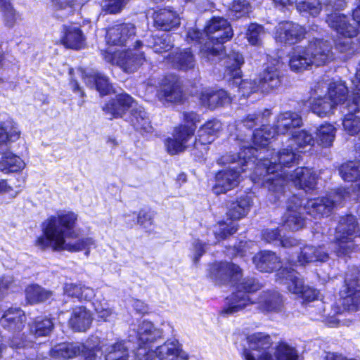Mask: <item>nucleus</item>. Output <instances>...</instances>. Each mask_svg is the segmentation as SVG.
<instances>
[{"label":"nucleus","instance_id":"4468645a","mask_svg":"<svg viewBox=\"0 0 360 360\" xmlns=\"http://www.w3.org/2000/svg\"><path fill=\"white\" fill-rule=\"evenodd\" d=\"M96 347H92L86 342L81 343L63 342L54 346L51 350V356L53 358L71 359L80 354L84 360H101V356L96 354Z\"/></svg>","mask_w":360,"mask_h":360},{"label":"nucleus","instance_id":"1a4fd4ad","mask_svg":"<svg viewBox=\"0 0 360 360\" xmlns=\"http://www.w3.org/2000/svg\"><path fill=\"white\" fill-rule=\"evenodd\" d=\"M356 218L347 215L340 218L335 230L333 250L338 256L347 255L354 248Z\"/></svg>","mask_w":360,"mask_h":360},{"label":"nucleus","instance_id":"0eeeda50","mask_svg":"<svg viewBox=\"0 0 360 360\" xmlns=\"http://www.w3.org/2000/svg\"><path fill=\"white\" fill-rule=\"evenodd\" d=\"M243 63V57L240 53L235 51H231L226 58L224 77L230 84L238 86L239 91L245 96L252 92L259 91V89L258 79H241L240 66Z\"/></svg>","mask_w":360,"mask_h":360},{"label":"nucleus","instance_id":"3c124183","mask_svg":"<svg viewBox=\"0 0 360 360\" xmlns=\"http://www.w3.org/2000/svg\"><path fill=\"white\" fill-rule=\"evenodd\" d=\"M54 324L51 319L37 318L30 325V330L36 337L49 335L53 330Z\"/></svg>","mask_w":360,"mask_h":360},{"label":"nucleus","instance_id":"58836bf2","mask_svg":"<svg viewBox=\"0 0 360 360\" xmlns=\"http://www.w3.org/2000/svg\"><path fill=\"white\" fill-rule=\"evenodd\" d=\"M252 205V200L248 195H241L236 201L230 203L227 216L234 220L245 217Z\"/></svg>","mask_w":360,"mask_h":360},{"label":"nucleus","instance_id":"c85d7f7f","mask_svg":"<svg viewBox=\"0 0 360 360\" xmlns=\"http://www.w3.org/2000/svg\"><path fill=\"white\" fill-rule=\"evenodd\" d=\"M153 18L154 27L163 31H169L180 25L179 15L169 9L164 8L155 11Z\"/></svg>","mask_w":360,"mask_h":360},{"label":"nucleus","instance_id":"393cba45","mask_svg":"<svg viewBox=\"0 0 360 360\" xmlns=\"http://www.w3.org/2000/svg\"><path fill=\"white\" fill-rule=\"evenodd\" d=\"M237 139L240 141V153L236 156L237 159H238L240 164H241L245 168L247 169L249 168L248 166H253L256 161L258 160L260 155H257L258 149H262L266 147L265 146H257L253 143V139H252V143H249L245 140V138L243 137L242 135H237ZM268 145H266L267 146ZM259 154H262V152H259Z\"/></svg>","mask_w":360,"mask_h":360},{"label":"nucleus","instance_id":"f03ea898","mask_svg":"<svg viewBox=\"0 0 360 360\" xmlns=\"http://www.w3.org/2000/svg\"><path fill=\"white\" fill-rule=\"evenodd\" d=\"M354 199L359 200L358 193H354ZM347 198H352L349 195V191L338 189L325 198L311 199L302 207L300 198L294 196L288 205L284 217V225L292 231L299 230L304 225V211L314 218L328 215L335 205L341 203Z\"/></svg>","mask_w":360,"mask_h":360},{"label":"nucleus","instance_id":"6e6552de","mask_svg":"<svg viewBox=\"0 0 360 360\" xmlns=\"http://www.w3.org/2000/svg\"><path fill=\"white\" fill-rule=\"evenodd\" d=\"M219 164L231 165L227 168L219 172L216 175V184L213 188V191L217 195L226 193L237 186L240 177V172L247 170L239 160L236 161L235 155H226L222 156L218 160Z\"/></svg>","mask_w":360,"mask_h":360},{"label":"nucleus","instance_id":"6e6d98bb","mask_svg":"<svg viewBox=\"0 0 360 360\" xmlns=\"http://www.w3.org/2000/svg\"><path fill=\"white\" fill-rule=\"evenodd\" d=\"M296 7L299 12L316 16L321 11L319 0H296Z\"/></svg>","mask_w":360,"mask_h":360},{"label":"nucleus","instance_id":"8fccbe9b","mask_svg":"<svg viewBox=\"0 0 360 360\" xmlns=\"http://www.w3.org/2000/svg\"><path fill=\"white\" fill-rule=\"evenodd\" d=\"M148 46L155 53H163L170 50L173 45L171 41V36L168 34H162L161 36H152L148 39Z\"/></svg>","mask_w":360,"mask_h":360},{"label":"nucleus","instance_id":"de8ad7c7","mask_svg":"<svg viewBox=\"0 0 360 360\" xmlns=\"http://www.w3.org/2000/svg\"><path fill=\"white\" fill-rule=\"evenodd\" d=\"M131 122L136 130L146 133L152 131L153 127L148 115L141 107L132 110Z\"/></svg>","mask_w":360,"mask_h":360},{"label":"nucleus","instance_id":"7ed1b4c3","mask_svg":"<svg viewBox=\"0 0 360 360\" xmlns=\"http://www.w3.org/2000/svg\"><path fill=\"white\" fill-rule=\"evenodd\" d=\"M212 273L216 278L223 282H233L237 289L228 299L227 306L223 313L234 314L252 304L248 293L257 290L259 285L254 278H245L238 283L242 275L238 266L227 262L217 263L213 265Z\"/></svg>","mask_w":360,"mask_h":360},{"label":"nucleus","instance_id":"09e8293b","mask_svg":"<svg viewBox=\"0 0 360 360\" xmlns=\"http://www.w3.org/2000/svg\"><path fill=\"white\" fill-rule=\"evenodd\" d=\"M25 295L27 300L31 303H39L50 299L53 292L37 284L28 285L25 290Z\"/></svg>","mask_w":360,"mask_h":360},{"label":"nucleus","instance_id":"49530a36","mask_svg":"<svg viewBox=\"0 0 360 360\" xmlns=\"http://www.w3.org/2000/svg\"><path fill=\"white\" fill-rule=\"evenodd\" d=\"M168 56L173 65L180 70H186L195 65L194 56L189 49L179 51L172 57L170 55Z\"/></svg>","mask_w":360,"mask_h":360},{"label":"nucleus","instance_id":"aec40b11","mask_svg":"<svg viewBox=\"0 0 360 360\" xmlns=\"http://www.w3.org/2000/svg\"><path fill=\"white\" fill-rule=\"evenodd\" d=\"M283 75L276 65L268 66L258 78L259 91L263 94L276 92L282 85Z\"/></svg>","mask_w":360,"mask_h":360},{"label":"nucleus","instance_id":"c9c22d12","mask_svg":"<svg viewBox=\"0 0 360 360\" xmlns=\"http://www.w3.org/2000/svg\"><path fill=\"white\" fill-rule=\"evenodd\" d=\"M335 105L328 98L326 94L319 96L311 89V98L309 100L311 110L319 117H326L332 113Z\"/></svg>","mask_w":360,"mask_h":360},{"label":"nucleus","instance_id":"c756f323","mask_svg":"<svg viewBox=\"0 0 360 360\" xmlns=\"http://www.w3.org/2000/svg\"><path fill=\"white\" fill-rule=\"evenodd\" d=\"M290 179L296 186L304 190H311L316 185V174L308 167H298L290 176L287 181Z\"/></svg>","mask_w":360,"mask_h":360},{"label":"nucleus","instance_id":"052dcab7","mask_svg":"<svg viewBox=\"0 0 360 360\" xmlns=\"http://www.w3.org/2000/svg\"><path fill=\"white\" fill-rule=\"evenodd\" d=\"M94 306L99 318L103 319L105 321L110 320V318L113 315V311L107 302H101L96 300L94 302Z\"/></svg>","mask_w":360,"mask_h":360},{"label":"nucleus","instance_id":"a19ab883","mask_svg":"<svg viewBox=\"0 0 360 360\" xmlns=\"http://www.w3.org/2000/svg\"><path fill=\"white\" fill-rule=\"evenodd\" d=\"M313 65L306 47L297 46L290 56L289 65L292 70L302 72Z\"/></svg>","mask_w":360,"mask_h":360},{"label":"nucleus","instance_id":"cd10ccee","mask_svg":"<svg viewBox=\"0 0 360 360\" xmlns=\"http://www.w3.org/2000/svg\"><path fill=\"white\" fill-rule=\"evenodd\" d=\"M278 280L281 284L286 286L289 292L299 295L303 290L305 285L301 276L294 269L283 268L277 274Z\"/></svg>","mask_w":360,"mask_h":360},{"label":"nucleus","instance_id":"5701e85b","mask_svg":"<svg viewBox=\"0 0 360 360\" xmlns=\"http://www.w3.org/2000/svg\"><path fill=\"white\" fill-rule=\"evenodd\" d=\"M162 335V331L155 328L151 322L147 321H142L139 325L137 329L138 347L135 353L141 347H146L148 349H151L153 344L157 340L161 338Z\"/></svg>","mask_w":360,"mask_h":360},{"label":"nucleus","instance_id":"4c0bfd02","mask_svg":"<svg viewBox=\"0 0 360 360\" xmlns=\"http://www.w3.org/2000/svg\"><path fill=\"white\" fill-rule=\"evenodd\" d=\"M91 322V314L86 307H79L73 309L69 323L74 330L85 331L90 327Z\"/></svg>","mask_w":360,"mask_h":360},{"label":"nucleus","instance_id":"a878e982","mask_svg":"<svg viewBox=\"0 0 360 360\" xmlns=\"http://www.w3.org/2000/svg\"><path fill=\"white\" fill-rule=\"evenodd\" d=\"M354 272L347 273L345 277V283L347 286V295L343 299L342 304L348 310H356L360 309V290L354 288V281L360 279V274L357 269Z\"/></svg>","mask_w":360,"mask_h":360},{"label":"nucleus","instance_id":"2f4dec72","mask_svg":"<svg viewBox=\"0 0 360 360\" xmlns=\"http://www.w3.org/2000/svg\"><path fill=\"white\" fill-rule=\"evenodd\" d=\"M201 103L210 109H214L218 106L228 104L231 102V98L224 90L214 91L204 89L200 95Z\"/></svg>","mask_w":360,"mask_h":360},{"label":"nucleus","instance_id":"ea45409f","mask_svg":"<svg viewBox=\"0 0 360 360\" xmlns=\"http://www.w3.org/2000/svg\"><path fill=\"white\" fill-rule=\"evenodd\" d=\"M60 41L68 48L80 49L84 45L85 37L79 27L74 25L65 26L64 35Z\"/></svg>","mask_w":360,"mask_h":360},{"label":"nucleus","instance_id":"79ce46f5","mask_svg":"<svg viewBox=\"0 0 360 360\" xmlns=\"http://www.w3.org/2000/svg\"><path fill=\"white\" fill-rule=\"evenodd\" d=\"M20 131L16 123L7 120L0 124V152L7 150V143L19 139Z\"/></svg>","mask_w":360,"mask_h":360},{"label":"nucleus","instance_id":"4be33fe9","mask_svg":"<svg viewBox=\"0 0 360 360\" xmlns=\"http://www.w3.org/2000/svg\"><path fill=\"white\" fill-rule=\"evenodd\" d=\"M162 102H179L182 98V90L179 79L174 75L167 76L157 94Z\"/></svg>","mask_w":360,"mask_h":360},{"label":"nucleus","instance_id":"2eb2a0df","mask_svg":"<svg viewBox=\"0 0 360 360\" xmlns=\"http://www.w3.org/2000/svg\"><path fill=\"white\" fill-rule=\"evenodd\" d=\"M314 92L319 96L326 94L328 98L335 105L345 104L349 100L352 102L354 95L360 96V91H354L352 97L347 98V88L342 82H335L327 84L325 82H319L314 85Z\"/></svg>","mask_w":360,"mask_h":360},{"label":"nucleus","instance_id":"f3484780","mask_svg":"<svg viewBox=\"0 0 360 360\" xmlns=\"http://www.w3.org/2000/svg\"><path fill=\"white\" fill-rule=\"evenodd\" d=\"M136 27L133 23L124 22L110 27L105 34V41L108 45L127 46L134 40Z\"/></svg>","mask_w":360,"mask_h":360},{"label":"nucleus","instance_id":"774afa93","mask_svg":"<svg viewBox=\"0 0 360 360\" xmlns=\"http://www.w3.org/2000/svg\"><path fill=\"white\" fill-rule=\"evenodd\" d=\"M262 238L266 243H276L278 244L280 239V233L278 229H267L263 231Z\"/></svg>","mask_w":360,"mask_h":360},{"label":"nucleus","instance_id":"a211bd4d","mask_svg":"<svg viewBox=\"0 0 360 360\" xmlns=\"http://www.w3.org/2000/svg\"><path fill=\"white\" fill-rule=\"evenodd\" d=\"M195 131V127H188L184 124L176 127L174 129L172 138L165 140V146L167 152L171 155L184 151L190 144L189 141L193 139Z\"/></svg>","mask_w":360,"mask_h":360},{"label":"nucleus","instance_id":"e2e57ef3","mask_svg":"<svg viewBox=\"0 0 360 360\" xmlns=\"http://www.w3.org/2000/svg\"><path fill=\"white\" fill-rule=\"evenodd\" d=\"M128 0H105L103 10L105 13L114 14L120 12Z\"/></svg>","mask_w":360,"mask_h":360},{"label":"nucleus","instance_id":"680f3d73","mask_svg":"<svg viewBox=\"0 0 360 360\" xmlns=\"http://www.w3.org/2000/svg\"><path fill=\"white\" fill-rule=\"evenodd\" d=\"M34 343L24 338V334H15L8 341V345L15 349L32 347Z\"/></svg>","mask_w":360,"mask_h":360},{"label":"nucleus","instance_id":"69168bd1","mask_svg":"<svg viewBox=\"0 0 360 360\" xmlns=\"http://www.w3.org/2000/svg\"><path fill=\"white\" fill-rule=\"evenodd\" d=\"M154 215L151 212L141 210L137 215V223L143 228H148L153 224Z\"/></svg>","mask_w":360,"mask_h":360},{"label":"nucleus","instance_id":"0e129e2a","mask_svg":"<svg viewBox=\"0 0 360 360\" xmlns=\"http://www.w3.org/2000/svg\"><path fill=\"white\" fill-rule=\"evenodd\" d=\"M1 10L3 13L6 25L8 27H13L17 20L18 15L11 4H6V6L3 7Z\"/></svg>","mask_w":360,"mask_h":360},{"label":"nucleus","instance_id":"f257e3e1","mask_svg":"<svg viewBox=\"0 0 360 360\" xmlns=\"http://www.w3.org/2000/svg\"><path fill=\"white\" fill-rule=\"evenodd\" d=\"M77 221V215L70 211H60L49 217L42 223L43 234L37 238L35 245L41 250L51 248L53 251L75 252L85 250V255L89 256L90 248L95 246L92 238H82L75 243L66 240L77 236L74 231Z\"/></svg>","mask_w":360,"mask_h":360},{"label":"nucleus","instance_id":"412c9836","mask_svg":"<svg viewBox=\"0 0 360 360\" xmlns=\"http://www.w3.org/2000/svg\"><path fill=\"white\" fill-rule=\"evenodd\" d=\"M306 49L313 65L316 66L325 65L333 58L331 45L323 39H316L309 41Z\"/></svg>","mask_w":360,"mask_h":360},{"label":"nucleus","instance_id":"9b49d317","mask_svg":"<svg viewBox=\"0 0 360 360\" xmlns=\"http://www.w3.org/2000/svg\"><path fill=\"white\" fill-rule=\"evenodd\" d=\"M15 286V280L12 276L0 278V300L7 294L8 290ZM0 324L5 328L13 331H20L25 326L26 317L23 311L19 308H10L3 313L0 311Z\"/></svg>","mask_w":360,"mask_h":360},{"label":"nucleus","instance_id":"864d4df0","mask_svg":"<svg viewBox=\"0 0 360 360\" xmlns=\"http://www.w3.org/2000/svg\"><path fill=\"white\" fill-rule=\"evenodd\" d=\"M336 129L330 124H324L317 129L316 136L319 143L323 147L332 146L335 137Z\"/></svg>","mask_w":360,"mask_h":360},{"label":"nucleus","instance_id":"b1692460","mask_svg":"<svg viewBox=\"0 0 360 360\" xmlns=\"http://www.w3.org/2000/svg\"><path fill=\"white\" fill-rule=\"evenodd\" d=\"M134 99L127 94L116 95L103 107V110L111 118L122 117V115L132 106Z\"/></svg>","mask_w":360,"mask_h":360},{"label":"nucleus","instance_id":"dca6fc26","mask_svg":"<svg viewBox=\"0 0 360 360\" xmlns=\"http://www.w3.org/2000/svg\"><path fill=\"white\" fill-rule=\"evenodd\" d=\"M238 228L236 225L227 224L224 221H221L214 227L212 234L214 239H207V243L202 242L199 239H195L192 243L193 260L197 264L200 258L205 254L207 245L217 244L219 240L225 239L228 236L233 234L236 232Z\"/></svg>","mask_w":360,"mask_h":360},{"label":"nucleus","instance_id":"bf43d9fd","mask_svg":"<svg viewBox=\"0 0 360 360\" xmlns=\"http://www.w3.org/2000/svg\"><path fill=\"white\" fill-rule=\"evenodd\" d=\"M275 356L276 360H297V351L286 344H280L276 349Z\"/></svg>","mask_w":360,"mask_h":360},{"label":"nucleus","instance_id":"6ab92c4d","mask_svg":"<svg viewBox=\"0 0 360 360\" xmlns=\"http://www.w3.org/2000/svg\"><path fill=\"white\" fill-rule=\"evenodd\" d=\"M305 29L292 22H280L276 27L275 39L276 41L288 44L300 42L305 36Z\"/></svg>","mask_w":360,"mask_h":360},{"label":"nucleus","instance_id":"7c9ffc66","mask_svg":"<svg viewBox=\"0 0 360 360\" xmlns=\"http://www.w3.org/2000/svg\"><path fill=\"white\" fill-rule=\"evenodd\" d=\"M96 354L100 350L105 354V360H128L129 347L124 341H118L108 345L103 344L101 347L96 346Z\"/></svg>","mask_w":360,"mask_h":360},{"label":"nucleus","instance_id":"a18cd8bd","mask_svg":"<svg viewBox=\"0 0 360 360\" xmlns=\"http://www.w3.org/2000/svg\"><path fill=\"white\" fill-rule=\"evenodd\" d=\"M3 154L0 160V171L4 173L17 172L25 167L23 160L10 152H0Z\"/></svg>","mask_w":360,"mask_h":360},{"label":"nucleus","instance_id":"39448f33","mask_svg":"<svg viewBox=\"0 0 360 360\" xmlns=\"http://www.w3.org/2000/svg\"><path fill=\"white\" fill-rule=\"evenodd\" d=\"M206 41L201 48L202 53L208 58L223 54V44L233 36V31L226 19L214 17L205 27Z\"/></svg>","mask_w":360,"mask_h":360},{"label":"nucleus","instance_id":"13d9d810","mask_svg":"<svg viewBox=\"0 0 360 360\" xmlns=\"http://www.w3.org/2000/svg\"><path fill=\"white\" fill-rule=\"evenodd\" d=\"M250 6L247 0H234L230 8V15L239 18L249 13Z\"/></svg>","mask_w":360,"mask_h":360},{"label":"nucleus","instance_id":"603ef678","mask_svg":"<svg viewBox=\"0 0 360 360\" xmlns=\"http://www.w3.org/2000/svg\"><path fill=\"white\" fill-rule=\"evenodd\" d=\"M341 177L346 181H355L360 178V162L350 161L342 164L339 169Z\"/></svg>","mask_w":360,"mask_h":360},{"label":"nucleus","instance_id":"f704fd0d","mask_svg":"<svg viewBox=\"0 0 360 360\" xmlns=\"http://www.w3.org/2000/svg\"><path fill=\"white\" fill-rule=\"evenodd\" d=\"M256 268L262 272H271L280 266V259L271 251L260 252L253 258Z\"/></svg>","mask_w":360,"mask_h":360},{"label":"nucleus","instance_id":"5fc2aeb1","mask_svg":"<svg viewBox=\"0 0 360 360\" xmlns=\"http://www.w3.org/2000/svg\"><path fill=\"white\" fill-rule=\"evenodd\" d=\"M265 34L263 26L257 23H252L248 27L246 38L250 44L259 46L262 44Z\"/></svg>","mask_w":360,"mask_h":360},{"label":"nucleus","instance_id":"ddd939ff","mask_svg":"<svg viewBox=\"0 0 360 360\" xmlns=\"http://www.w3.org/2000/svg\"><path fill=\"white\" fill-rule=\"evenodd\" d=\"M248 348L243 352L245 360H274L268 352L272 341L270 336L263 333H255L248 337Z\"/></svg>","mask_w":360,"mask_h":360},{"label":"nucleus","instance_id":"20e7f679","mask_svg":"<svg viewBox=\"0 0 360 360\" xmlns=\"http://www.w3.org/2000/svg\"><path fill=\"white\" fill-rule=\"evenodd\" d=\"M297 160L298 155L292 148L281 150L276 156H272L270 160L263 157L259 158L257 165L263 167L266 170V175L263 182V186L269 191V201L276 202L283 195L288 174L280 169L283 166L289 167L290 164L295 162Z\"/></svg>","mask_w":360,"mask_h":360},{"label":"nucleus","instance_id":"e433bc0d","mask_svg":"<svg viewBox=\"0 0 360 360\" xmlns=\"http://www.w3.org/2000/svg\"><path fill=\"white\" fill-rule=\"evenodd\" d=\"M323 247L322 246L305 245L301 249L297 261L293 262H297L300 265H304V264L316 261L324 262L328 259V254L323 251Z\"/></svg>","mask_w":360,"mask_h":360},{"label":"nucleus","instance_id":"37998d69","mask_svg":"<svg viewBox=\"0 0 360 360\" xmlns=\"http://www.w3.org/2000/svg\"><path fill=\"white\" fill-rule=\"evenodd\" d=\"M221 128V124L218 120L207 121L198 130V139H195V146L197 147L198 142H200L201 144L212 143Z\"/></svg>","mask_w":360,"mask_h":360},{"label":"nucleus","instance_id":"f8f14e48","mask_svg":"<svg viewBox=\"0 0 360 360\" xmlns=\"http://www.w3.org/2000/svg\"><path fill=\"white\" fill-rule=\"evenodd\" d=\"M136 360H187L188 354L182 350L176 340L166 341L155 349L141 347L136 353Z\"/></svg>","mask_w":360,"mask_h":360},{"label":"nucleus","instance_id":"423d86ee","mask_svg":"<svg viewBox=\"0 0 360 360\" xmlns=\"http://www.w3.org/2000/svg\"><path fill=\"white\" fill-rule=\"evenodd\" d=\"M302 124V119L297 112L286 111L278 114L274 124V129L269 127L257 130L254 134V141L258 146H266L276 134H285L294 128Z\"/></svg>","mask_w":360,"mask_h":360},{"label":"nucleus","instance_id":"9d476101","mask_svg":"<svg viewBox=\"0 0 360 360\" xmlns=\"http://www.w3.org/2000/svg\"><path fill=\"white\" fill-rule=\"evenodd\" d=\"M143 47V43L136 40L132 49L114 53L108 51L103 53V57L106 61L116 63L124 72H134L146 61Z\"/></svg>","mask_w":360,"mask_h":360},{"label":"nucleus","instance_id":"338daca9","mask_svg":"<svg viewBox=\"0 0 360 360\" xmlns=\"http://www.w3.org/2000/svg\"><path fill=\"white\" fill-rule=\"evenodd\" d=\"M82 285L75 283H66L64 286V292L70 297L80 300L82 296Z\"/></svg>","mask_w":360,"mask_h":360},{"label":"nucleus","instance_id":"4d7b16f0","mask_svg":"<svg viewBox=\"0 0 360 360\" xmlns=\"http://www.w3.org/2000/svg\"><path fill=\"white\" fill-rule=\"evenodd\" d=\"M293 141L297 146L295 150L300 152L305 147L312 146L314 142L312 135L305 130L299 131L293 135Z\"/></svg>","mask_w":360,"mask_h":360},{"label":"nucleus","instance_id":"bb28decb","mask_svg":"<svg viewBox=\"0 0 360 360\" xmlns=\"http://www.w3.org/2000/svg\"><path fill=\"white\" fill-rule=\"evenodd\" d=\"M347 114L342 121L345 131L350 135H355L360 131V117L354 116V114L360 110V96L354 95L352 102L347 101Z\"/></svg>","mask_w":360,"mask_h":360},{"label":"nucleus","instance_id":"c03bdc74","mask_svg":"<svg viewBox=\"0 0 360 360\" xmlns=\"http://www.w3.org/2000/svg\"><path fill=\"white\" fill-rule=\"evenodd\" d=\"M82 77L86 84L91 88L96 87L101 95H107L112 91V86L108 82L106 77L100 73L86 74L82 72Z\"/></svg>","mask_w":360,"mask_h":360},{"label":"nucleus","instance_id":"72a5a7b5","mask_svg":"<svg viewBox=\"0 0 360 360\" xmlns=\"http://www.w3.org/2000/svg\"><path fill=\"white\" fill-rule=\"evenodd\" d=\"M258 303L260 309L267 312H278L283 305L281 294L274 290L263 292L259 296Z\"/></svg>","mask_w":360,"mask_h":360},{"label":"nucleus","instance_id":"473e14b6","mask_svg":"<svg viewBox=\"0 0 360 360\" xmlns=\"http://www.w3.org/2000/svg\"><path fill=\"white\" fill-rule=\"evenodd\" d=\"M271 115V112L268 109L264 110L262 112L248 114L237 124V129L240 131L242 130L243 127L250 129L257 125L261 124L262 127L256 129L254 133L251 134L252 139H254V134L257 130L269 127L268 126H265V123L268 122ZM253 143H255L254 141ZM254 144L256 146L255 143ZM257 146H259L257 145Z\"/></svg>","mask_w":360,"mask_h":360}]
</instances>
